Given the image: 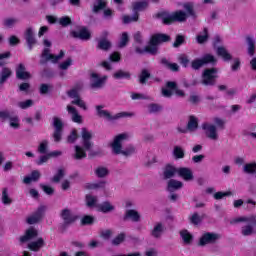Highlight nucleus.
<instances>
[{
  "label": "nucleus",
  "mask_w": 256,
  "mask_h": 256,
  "mask_svg": "<svg viewBox=\"0 0 256 256\" xmlns=\"http://www.w3.org/2000/svg\"><path fill=\"white\" fill-rule=\"evenodd\" d=\"M149 79H151V72L147 69H143L138 76L140 85H147V81H149Z\"/></svg>",
  "instance_id": "2f4dec72"
},
{
  "label": "nucleus",
  "mask_w": 256,
  "mask_h": 256,
  "mask_svg": "<svg viewBox=\"0 0 256 256\" xmlns=\"http://www.w3.org/2000/svg\"><path fill=\"white\" fill-rule=\"evenodd\" d=\"M158 19H162L163 25H173V23H183L187 21V13L182 10H178L169 14L167 11L159 12L156 14Z\"/></svg>",
  "instance_id": "7ed1b4c3"
},
{
  "label": "nucleus",
  "mask_w": 256,
  "mask_h": 256,
  "mask_svg": "<svg viewBox=\"0 0 256 256\" xmlns=\"http://www.w3.org/2000/svg\"><path fill=\"white\" fill-rule=\"evenodd\" d=\"M43 247H45V240L41 237L28 244L29 251H33L34 253H38V251H41Z\"/></svg>",
  "instance_id": "4be33fe9"
},
{
  "label": "nucleus",
  "mask_w": 256,
  "mask_h": 256,
  "mask_svg": "<svg viewBox=\"0 0 256 256\" xmlns=\"http://www.w3.org/2000/svg\"><path fill=\"white\" fill-rule=\"evenodd\" d=\"M61 218L64 221V225H71L72 223H75V221H77V216L73 215L71 213V210L67 208L62 210Z\"/></svg>",
  "instance_id": "a211bd4d"
},
{
  "label": "nucleus",
  "mask_w": 256,
  "mask_h": 256,
  "mask_svg": "<svg viewBox=\"0 0 256 256\" xmlns=\"http://www.w3.org/2000/svg\"><path fill=\"white\" fill-rule=\"evenodd\" d=\"M71 103L72 105H77V107H80V109L87 111V104L85 103V101L81 99V97L78 99L72 100Z\"/></svg>",
  "instance_id": "680f3d73"
},
{
  "label": "nucleus",
  "mask_w": 256,
  "mask_h": 256,
  "mask_svg": "<svg viewBox=\"0 0 256 256\" xmlns=\"http://www.w3.org/2000/svg\"><path fill=\"white\" fill-rule=\"evenodd\" d=\"M38 235H39V232L37 231V229L30 227L25 231L24 235L20 236L19 242L27 243V241H31V239H35L36 237H38Z\"/></svg>",
  "instance_id": "dca6fc26"
},
{
  "label": "nucleus",
  "mask_w": 256,
  "mask_h": 256,
  "mask_svg": "<svg viewBox=\"0 0 256 256\" xmlns=\"http://www.w3.org/2000/svg\"><path fill=\"white\" fill-rule=\"evenodd\" d=\"M178 174V168H176L175 166L168 164L166 165V167L164 168V179H173V177H175V174Z\"/></svg>",
  "instance_id": "393cba45"
},
{
  "label": "nucleus",
  "mask_w": 256,
  "mask_h": 256,
  "mask_svg": "<svg viewBox=\"0 0 256 256\" xmlns=\"http://www.w3.org/2000/svg\"><path fill=\"white\" fill-rule=\"evenodd\" d=\"M178 175L184 181H193V179L195 178L193 176V170H191V168H187V167L178 168Z\"/></svg>",
  "instance_id": "6ab92c4d"
},
{
  "label": "nucleus",
  "mask_w": 256,
  "mask_h": 256,
  "mask_svg": "<svg viewBox=\"0 0 256 256\" xmlns=\"http://www.w3.org/2000/svg\"><path fill=\"white\" fill-rule=\"evenodd\" d=\"M70 36L73 39H80L81 41H89L91 39V32L86 27H82L79 31L72 30Z\"/></svg>",
  "instance_id": "4468645a"
},
{
  "label": "nucleus",
  "mask_w": 256,
  "mask_h": 256,
  "mask_svg": "<svg viewBox=\"0 0 256 256\" xmlns=\"http://www.w3.org/2000/svg\"><path fill=\"white\" fill-rule=\"evenodd\" d=\"M123 241H125V233L121 232L112 240V245H121Z\"/></svg>",
  "instance_id": "69168bd1"
},
{
  "label": "nucleus",
  "mask_w": 256,
  "mask_h": 256,
  "mask_svg": "<svg viewBox=\"0 0 256 256\" xmlns=\"http://www.w3.org/2000/svg\"><path fill=\"white\" fill-rule=\"evenodd\" d=\"M91 82L90 87L91 89H101L103 85H105V82L107 81V76L99 77V74L92 72L90 74Z\"/></svg>",
  "instance_id": "f8f14e48"
},
{
  "label": "nucleus",
  "mask_w": 256,
  "mask_h": 256,
  "mask_svg": "<svg viewBox=\"0 0 256 256\" xmlns=\"http://www.w3.org/2000/svg\"><path fill=\"white\" fill-rule=\"evenodd\" d=\"M72 24H73V21L69 16H62L59 18V25H61V27H69V25H72Z\"/></svg>",
  "instance_id": "603ef678"
},
{
  "label": "nucleus",
  "mask_w": 256,
  "mask_h": 256,
  "mask_svg": "<svg viewBox=\"0 0 256 256\" xmlns=\"http://www.w3.org/2000/svg\"><path fill=\"white\" fill-rule=\"evenodd\" d=\"M256 225H253L251 223H248V225H245L241 228V233L244 237H249L255 233V227Z\"/></svg>",
  "instance_id": "e433bc0d"
},
{
  "label": "nucleus",
  "mask_w": 256,
  "mask_h": 256,
  "mask_svg": "<svg viewBox=\"0 0 256 256\" xmlns=\"http://www.w3.org/2000/svg\"><path fill=\"white\" fill-rule=\"evenodd\" d=\"M39 179H41V173L38 170H33L30 176L24 177L23 183L29 185L32 181L36 182L39 181Z\"/></svg>",
  "instance_id": "c85d7f7f"
},
{
  "label": "nucleus",
  "mask_w": 256,
  "mask_h": 256,
  "mask_svg": "<svg viewBox=\"0 0 256 256\" xmlns=\"http://www.w3.org/2000/svg\"><path fill=\"white\" fill-rule=\"evenodd\" d=\"M137 21H139V13L137 12H133L132 16L124 15L122 17V22L124 25H129V23H137Z\"/></svg>",
  "instance_id": "f704fd0d"
},
{
  "label": "nucleus",
  "mask_w": 256,
  "mask_h": 256,
  "mask_svg": "<svg viewBox=\"0 0 256 256\" xmlns=\"http://www.w3.org/2000/svg\"><path fill=\"white\" fill-rule=\"evenodd\" d=\"M97 47L102 51H109V49H111V42L105 38H102L99 40Z\"/></svg>",
  "instance_id": "79ce46f5"
},
{
  "label": "nucleus",
  "mask_w": 256,
  "mask_h": 256,
  "mask_svg": "<svg viewBox=\"0 0 256 256\" xmlns=\"http://www.w3.org/2000/svg\"><path fill=\"white\" fill-rule=\"evenodd\" d=\"M48 61H51L53 63V61H55V55L51 54V50L49 48H44L40 56L39 64L46 65Z\"/></svg>",
  "instance_id": "412c9836"
},
{
  "label": "nucleus",
  "mask_w": 256,
  "mask_h": 256,
  "mask_svg": "<svg viewBox=\"0 0 256 256\" xmlns=\"http://www.w3.org/2000/svg\"><path fill=\"white\" fill-rule=\"evenodd\" d=\"M81 137L83 147L79 145L75 146L74 159H76L77 161L85 159V157H87V152L85 151H91L93 147V143L91 142V139H93V134L89 132L86 127L82 128Z\"/></svg>",
  "instance_id": "f03ea898"
},
{
  "label": "nucleus",
  "mask_w": 256,
  "mask_h": 256,
  "mask_svg": "<svg viewBox=\"0 0 256 256\" xmlns=\"http://www.w3.org/2000/svg\"><path fill=\"white\" fill-rule=\"evenodd\" d=\"M16 77L21 81H25L27 79H31V73L27 72L25 65L20 63L16 68Z\"/></svg>",
  "instance_id": "aec40b11"
},
{
  "label": "nucleus",
  "mask_w": 256,
  "mask_h": 256,
  "mask_svg": "<svg viewBox=\"0 0 256 256\" xmlns=\"http://www.w3.org/2000/svg\"><path fill=\"white\" fill-rule=\"evenodd\" d=\"M205 65L215 67V65H217V58L213 54H204L201 58L192 60L191 69L199 71V69H201V67H205Z\"/></svg>",
  "instance_id": "39448f33"
},
{
  "label": "nucleus",
  "mask_w": 256,
  "mask_h": 256,
  "mask_svg": "<svg viewBox=\"0 0 256 256\" xmlns=\"http://www.w3.org/2000/svg\"><path fill=\"white\" fill-rule=\"evenodd\" d=\"M216 53L218 57H221L223 59V61H231V59H233L231 53H229V51H227L226 48L223 46L218 47Z\"/></svg>",
  "instance_id": "c756f323"
},
{
  "label": "nucleus",
  "mask_w": 256,
  "mask_h": 256,
  "mask_svg": "<svg viewBox=\"0 0 256 256\" xmlns=\"http://www.w3.org/2000/svg\"><path fill=\"white\" fill-rule=\"evenodd\" d=\"M17 23H19V20L17 18H6L3 21L4 27H7L8 29L15 27Z\"/></svg>",
  "instance_id": "09e8293b"
},
{
  "label": "nucleus",
  "mask_w": 256,
  "mask_h": 256,
  "mask_svg": "<svg viewBox=\"0 0 256 256\" xmlns=\"http://www.w3.org/2000/svg\"><path fill=\"white\" fill-rule=\"evenodd\" d=\"M183 187V182L175 179H170L167 184V191L169 193H173V191H177Z\"/></svg>",
  "instance_id": "a878e982"
},
{
  "label": "nucleus",
  "mask_w": 256,
  "mask_h": 256,
  "mask_svg": "<svg viewBox=\"0 0 256 256\" xmlns=\"http://www.w3.org/2000/svg\"><path fill=\"white\" fill-rule=\"evenodd\" d=\"M97 209L100 213H111V211H115V206L111 202L105 201L102 204H98Z\"/></svg>",
  "instance_id": "7c9ffc66"
},
{
  "label": "nucleus",
  "mask_w": 256,
  "mask_h": 256,
  "mask_svg": "<svg viewBox=\"0 0 256 256\" xmlns=\"http://www.w3.org/2000/svg\"><path fill=\"white\" fill-rule=\"evenodd\" d=\"M0 119L2 122L11 121L13 116H11V112H9V110H2L0 111Z\"/></svg>",
  "instance_id": "bf43d9fd"
},
{
  "label": "nucleus",
  "mask_w": 256,
  "mask_h": 256,
  "mask_svg": "<svg viewBox=\"0 0 256 256\" xmlns=\"http://www.w3.org/2000/svg\"><path fill=\"white\" fill-rule=\"evenodd\" d=\"M173 91L177 97H185V91L179 89L175 81L166 82V88H162V95L167 98L173 97Z\"/></svg>",
  "instance_id": "6e6552de"
},
{
  "label": "nucleus",
  "mask_w": 256,
  "mask_h": 256,
  "mask_svg": "<svg viewBox=\"0 0 256 256\" xmlns=\"http://www.w3.org/2000/svg\"><path fill=\"white\" fill-rule=\"evenodd\" d=\"M128 43H129V34L127 32H123L121 35L118 47H120V49H123V47H127Z\"/></svg>",
  "instance_id": "3c124183"
},
{
  "label": "nucleus",
  "mask_w": 256,
  "mask_h": 256,
  "mask_svg": "<svg viewBox=\"0 0 256 256\" xmlns=\"http://www.w3.org/2000/svg\"><path fill=\"white\" fill-rule=\"evenodd\" d=\"M187 129L188 131H197V129H199V120L197 119V117L193 115L189 116Z\"/></svg>",
  "instance_id": "473e14b6"
},
{
  "label": "nucleus",
  "mask_w": 256,
  "mask_h": 256,
  "mask_svg": "<svg viewBox=\"0 0 256 256\" xmlns=\"http://www.w3.org/2000/svg\"><path fill=\"white\" fill-rule=\"evenodd\" d=\"M163 107L157 103H151L148 105L149 113H159Z\"/></svg>",
  "instance_id": "338daca9"
},
{
  "label": "nucleus",
  "mask_w": 256,
  "mask_h": 256,
  "mask_svg": "<svg viewBox=\"0 0 256 256\" xmlns=\"http://www.w3.org/2000/svg\"><path fill=\"white\" fill-rule=\"evenodd\" d=\"M163 231H165V228L163 227V224L159 222L151 230L150 235L151 237H154V239H161V235H163Z\"/></svg>",
  "instance_id": "bb28decb"
},
{
  "label": "nucleus",
  "mask_w": 256,
  "mask_h": 256,
  "mask_svg": "<svg viewBox=\"0 0 256 256\" xmlns=\"http://www.w3.org/2000/svg\"><path fill=\"white\" fill-rule=\"evenodd\" d=\"M67 111H68L69 115H72L73 123H83V117L81 115H79L77 108H75L71 105H68Z\"/></svg>",
  "instance_id": "b1692460"
},
{
  "label": "nucleus",
  "mask_w": 256,
  "mask_h": 256,
  "mask_svg": "<svg viewBox=\"0 0 256 256\" xmlns=\"http://www.w3.org/2000/svg\"><path fill=\"white\" fill-rule=\"evenodd\" d=\"M86 204L88 207H97V197L87 194L86 195Z\"/></svg>",
  "instance_id": "6e6d98bb"
},
{
  "label": "nucleus",
  "mask_w": 256,
  "mask_h": 256,
  "mask_svg": "<svg viewBox=\"0 0 256 256\" xmlns=\"http://www.w3.org/2000/svg\"><path fill=\"white\" fill-rule=\"evenodd\" d=\"M246 42L248 44V55L253 57V55H255V40L252 36H247Z\"/></svg>",
  "instance_id": "4c0bfd02"
},
{
  "label": "nucleus",
  "mask_w": 256,
  "mask_h": 256,
  "mask_svg": "<svg viewBox=\"0 0 256 256\" xmlns=\"http://www.w3.org/2000/svg\"><path fill=\"white\" fill-rule=\"evenodd\" d=\"M161 65H163L164 67H166V69H169L170 71H172L173 73H177L179 72V64L177 63H171L169 62V60H167V58L163 57L160 60Z\"/></svg>",
  "instance_id": "cd10ccee"
},
{
  "label": "nucleus",
  "mask_w": 256,
  "mask_h": 256,
  "mask_svg": "<svg viewBox=\"0 0 256 256\" xmlns=\"http://www.w3.org/2000/svg\"><path fill=\"white\" fill-rule=\"evenodd\" d=\"M65 177V169L59 168L57 173L52 177V183H60L61 179Z\"/></svg>",
  "instance_id": "c03bdc74"
},
{
  "label": "nucleus",
  "mask_w": 256,
  "mask_h": 256,
  "mask_svg": "<svg viewBox=\"0 0 256 256\" xmlns=\"http://www.w3.org/2000/svg\"><path fill=\"white\" fill-rule=\"evenodd\" d=\"M185 43V36L178 34L176 35L175 41L173 43V47L175 49L181 47V45H183Z\"/></svg>",
  "instance_id": "5fc2aeb1"
},
{
  "label": "nucleus",
  "mask_w": 256,
  "mask_h": 256,
  "mask_svg": "<svg viewBox=\"0 0 256 256\" xmlns=\"http://www.w3.org/2000/svg\"><path fill=\"white\" fill-rule=\"evenodd\" d=\"M105 106L97 105L96 106V115L100 118L107 119V121H117V119H123L125 117H133L132 113L129 112H120L115 114L114 116L107 110H103Z\"/></svg>",
  "instance_id": "0eeeda50"
},
{
  "label": "nucleus",
  "mask_w": 256,
  "mask_h": 256,
  "mask_svg": "<svg viewBox=\"0 0 256 256\" xmlns=\"http://www.w3.org/2000/svg\"><path fill=\"white\" fill-rule=\"evenodd\" d=\"M107 7V2L105 0H97L93 6V13H99V11H103Z\"/></svg>",
  "instance_id": "37998d69"
},
{
  "label": "nucleus",
  "mask_w": 256,
  "mask_h": 256,
  "mask_svg": "<svg viewBox=\"0 0 256 256\" xmlns=\"http://www.w3.org/2000/svg\"><path fill=\"white\" fill-rule=\"evenodd\" d=\"M180 236L183 239L185 245H191L193 243V235L188 230H182Z\"/></svg>",
  "instance_id": "58836bf2"
},
{
  "label": "nucleus",
  "mask_w": 256,
  "mask_h": 256,
  "mask_svg": "<svg viewBox=\"0 0 256 256\" xmlns=\"http://www.w3.org/2000/svg\"><path fill=\"white\" fill-rule=\"evenodd\" d=\"M24 38L28 45L29 51H32L33 47L37 45V39H35V33L33 32V28L29 27L26 29L24 33Z\"/></svg>",
  "instance_id": "2eb2a0df"
},
{
  "label": "nucleus",
  "mask_w": 256,
  "mask_h": 256,
  "mask_svg": "<svg viewBox=\"0 0 256 256\" xmlns=\"http://www.w3.org/2000/svg\"><path fill=\"white\" fill-rule=\"evenodd\" d=\"M147 7H149V0L136 1L132 3L133 13H141V11H145Z\"/></svg>",
  "instance_id": "5701e85b"
},
{
  "label": "nucleus",
  "mask_w": 256,
  "mask_h": 256,
  "mask_svg": "<svg viewBox=\"0 0 256 256\" xmlns=\"http://www.w3.org/2000/svg\"><path fill=\"white\" fill-rule=\"evenodd\" d=\"M18 107H20V109H29V107H33V100L28 99L26 101H21L18 103Z\"/></svg>",
  "instance_id": "774afa93"
},
{
  "label": "nucleus",
  "mask_w": 256,
  "mask_h": 256,
  "mask_svg": "<svg viewBox=\"0 0 256 256\" xmlns=\"http://www.w3.org/2000/svg\"><path fill=\"white\" fill-rule=\"evenodd\" d=\"M46 209L47 207L43 205L38 207V209L34 212V214L27 218L28 225H35V223H39V221L43 219Z\"/></svg>",
  "instance_id": "ddd939ff"
},
{
  "label": "nucleus",
  "mask_w": 256,
  "mask_h": 256,
  "mask_svg": "<svg viewBox=\"0 0 256 256\" xmlns=\"http://www.w3.org/2000/svg\"><path fill=\"white\" fill-rule=\"evenodd\" d=\"M202 129L205 132V135L211 141H217L219 139V134L217 133V126L210 124L208 122H204L202 124Z\"/></svg>",
  "instance_id": "9b49d317"
},
{
  "label": "nucleus",
  "mask_w": 256,
  "mask_h": 256,
  "mask_svg": "<svg viewBox=\"0 0 256 256\" xmlns=\"http://www.w3.org/2000/svg\"><path fill=\"white\" fill-rule=\"evenodd\" d=\"M235 223H251V225H256V217H238L234 220Z\"/></svg>",
  "instance_id": "a19ab883"
},
{
  "label": "nucleus",
  "mask_w": 256,
  "mask_h": 256,
  "mask_svg": "<svg viewBox=\"0 0 256 256\" xmlns=\"http://www.w3.org/2000/svg\"><path fill=\"white\" fill-rule=\"evenodd\" d=\"M173 155L175 159H183L185 157V150L180 146H175L173 150Z\"/></svg>",
  "instance_id": "8fccbe9b"
},
{
  "label": "nucleus",
  "mask_w": 256,
  "mask_h": 256,
  "mask_svg": "<svg viewBox=\"0 0 256 256\" xmlns=\"http://www.w3.org/2000/svg\"><path fill=\"white\" fill-rule=\"evenodd\" d=\"M95 223V217L91 215H85L81 219V225H93Z\"/></svg>",
  "instance_id": "052dcab7"
},
{
  "label": "nucleus",
  "mask_w": 256,
  "mask_h": 256,
  "mask_svg": "<svg viewBox=\"0 0 256 256\" xmlns=\"http://www.w3.org/2000/svg\"><path fill=\"white\" fill-rule=\"evenodd\" d=\"M129 219H131L133 223H139V221H141V214H139L137 210H126L123 221H129Z\"/></svg>",
  "instance_id": "f3484780"
},
{
  "label": "nucleus",
  "mask_w": 256,
  "mask_h": 256,
  "mask_svg": "<svg viewBox=\"0 0 256 256\" xmlns=\"http://www.w3.org/2000/svg\"><path fill=\"white\" fill-rule=\"evenodd\" d=\"M243 171L247 173L248 175H254L256 173V163H247L243 167Z\"/></svg>",
  "instance_id": "de8ad7c7"
},
{
  "label": "nucleus",
  "mask_w": 256,
  "mask_h": 256,
  "mask_svg": "<svg viewBox=\"0 0 256 256\" xmlns=\"http://www.w3.org/2000/svg\"><path fill=\"white\" fill-rule=\"evenodd\" d=\"M11 75H13L11 68H8V67L2 68L1 76H0V85H3V83H5L7 79L11 77Z\"/></svg>",
  "instance_id": "c9c22d12"
},
{
  "label": "nucleus",
  "mask_w": 256,
  "mask_h": 256,
  "mask_svg": "<svg viewBox=\"0 0 256 256\" xmlns=\"http://www.w3.org/2000/svg\"><path fill=\"white\" fill-rule=\"evenodd\" d=\"M95 175L99 179H103V177H107V175H109V169H107L106 167L100 166L96 168Z\"/></svg>",
  "instance_id": "a18cd8bd"
},
{
  "label": "nucleus",
  "mask_w": 256,
  "mask_h": 256,
  "mask_svg": "<svg viewBox=\"0 0 256 256\" xmlns=\"http://www.w3.org/2000/svg\"><path fill=\"white\" fill-rule=\"evenodd\" d=\"M51 89H53L51 85L43 83V84H40L39 93L40 95H47V93H49Z\"/></svg>",
  "instance_id": "0e129e2a"
},
{
  "label": "nucleus",
  "mask_w": 256,
  "mask_h": 256,
  "mask_svg": "<svg viewBox=\"0 0 256 256\" xmlns=\"http://www.w3.org/2000/svg\"><path fill=\"white\" fill-rule=\"evenodd\" d=\"M79 89H81V86L78 84L67 92L68 97L70 99H79L81 97L79 96Z\"/></svg>",
  "instance_id": "49530a36"
},
{
  "label": "nucleus",
  "mask_w": 256,
  "mask_h": 256,
  "mask_svg": "<svg viewBox=\"0 0 256 256\" xmlns=\"http://www.w3.org/2000/svg\"><path fill=\"white\" fill-rule=\"evenodd\" d=\"M105 181H99L98 183H89L86 185V189H105Z\"/></svg>",
  "instance_id": "864d4df0"
},
{
  "label": "nucleus",
  "mask_w": 256,
  "mask_h": 256,
  "mask_svg": "<svg viewBox=\"0 0 256 256\" xmlns=\"http://www.w3.org/2000/svg\"><path fill=\"white\" fill-rule=\"evenodd\" d=\"M125 139H127V134L125 133L115 136L114 141L111 144V147L115 155H124L125 157H129V155H133V153H135V147L133 146H129L125 150H121L123 149V145L121 144V141Z\"/></svg>",
  "instance_id": "20e7f679"
},
{
  "label": "nucleus",
  "mask_w": 256,
  "mask_h": 256,
  "mask_svg": "<svg viewBox=\"0 0 256 256\" xmlns=\"http://www.w3.org/2000/svg\"><path fill=\"white\" fill-rule=\"evenodd\" d=\"M53 127H54V132H53V138L56 143H59L61 141V137L63 136V120L61 118L55 116L53 118Z\"/></svg>",
  "instance_id": "9d476101"
},
{
  "label": "nucleus",
  "mask_w": 256,
  "mask_h": 256,
  "mask_svg": "<svg viewBox=\"0 0 256 256\" xmlns=\"http://www.w3.org/2000/svg\"><path fill=\"white\" fill-rule=\"evenodd\" d=\"M113 78L118 80L126 79L127 81H129L131 79V72L120 69L113 74Z\"/></svg>",
  "instance_id": "72a5a7b5"
},
{
  "label": "nucleus",
  "mask_w": 256,
  "mask_h": 256,
  "mask_svg": "<svg viewBox=\"0 0 256 256\" xmlns=\"http://www.w3.org/2000/svg\"><path fill=\"white\" fill-rule=\"evenodd\" d=\"M2 203L4 205H11L13 200L9 198V193L7 192V188H4L2 191Z\"/></svg>",
  "instance_id": "13d9d810"
},
{
  "label": "nucleus",
  "mask_w": 256,
  "mask_h": 256,
  "mask_svg": "<svg viewBox=\"0 0 256 256\" xmlns=\"http://www.w3.org/2000/svg\"><path fill=\"white\" fill-rule=\"evenodd\" d=\"M79 139V134L77 133V129H73L67 137V143H75Z\"/></svg>",
  "instance_id": "e2e57ef3"
},
{
  "label": "nucleus",
  "mask_w": 256,
  "mask_h": 256,
  "mask_svg": "<svg viewBox=\"0 0 256 256\" xmlns=\"http://www.w3.org/2000/svg\"><path fill=\"white\" fill-rule=\"evenodd\" d=\"M203 33L204 35L196 36V41L199 45H203V43H207V41L209 40V29L204 28Z\"/></svg>",
  "instance_id": "ea45409f"
},
{
  "label": "nucleus",
  "mask_w": 256,
  "mask_h": 256,
  "mask_svg": "<svg viewBox=\"0 0 256 256\" xmlns=\"http://www.w3.org/2000/svg\"><path fill=\"white\" fill-rule=\"evenodd\" d=\"M178 62L180 63V65H182V67H184L185 69H187V67H189V57H187V55L182 54L178 57Z\"/></svg>",
  "instance_id": "4d7b16f0"
},
{
  "label": "nucleus",
  "mask_w": 256,
  "mask_h": 256,
  "mask_svg": "<svg viewBox=\"0 0 256 256\" xmlns=\"http://www.w3.org/2000/svg\"><path fill=\"white\" fill-rule=\"evenodd\" d=\"M221 239V235L213 232H205L198 241L199 247H205V245H213Z\"/></svg>",
  "instance_id": "1a4fd4ad"
},
{
  "label": "nucleus",
  "mask_w": 256,
  "mask_h": 256,
  "mask_svg": "<svg viewBox=\"0 0 256 256\" xmlns=\"http://www.w3.org/2000/svg\"><path fill=\"white\" fill-rule=\"evenodd\" d=\"M219 73V69L217 67L206 68L202 72V85L204 87H214L217 84V74Z\"/></svg>",
  "instance_id": "423d86ee"
},
{
  "label": "nucleus",
  "mask_w": 256,
  "mask_h": 256,
  "mask_svg": "<svg viewBox=\"0 0 256 256\" xmlns=\"http://www.w3.org/2000/svg\"><path fill=\"white\" fill-rule=\"evenodd\" d=\"M171 41V36L165 33H155L150 37L148 45L143 48L136 46L135 53L138 55H145L148 53L149 55H159V45L162 43H169Z\"/></svg>",
  "instance_id": "f257e3e1"
}]
</instances>
